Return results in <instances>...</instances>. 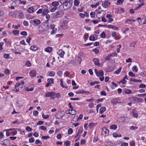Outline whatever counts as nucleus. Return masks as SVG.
I'll return each mask as SVG.
<instances>
[{
	"instance_id": "nucleus-1",
	"label": "nucleus",
	"mask_w": 146,
	"mask_h": 146,
	"mask_svg": "<svg viewBox=\"0 0 146 146\" xmlns=\"http://www.w3.org/2000/svg\"><path fill=\"white\" fill-rule=\"evenodd\" d=\"M63 8L64 10H67L70 9L72 5V2L70 1H65L63 3Z\"/></svg>"
},
{
	"instance_id": "nucleus-2",
	"label": "nucleus",
	"mask_w": 146,
	"mask_h": 146,
	"mask_svg": "<svg viewBox=\"0 0 146 146\" xmlns=\"http://www.w3.org/2000/svg\"><path fill=\"white\" fill-rule=\"evenodd\" d=\"M54 92H46L45 95L46 97H50V99L54 100L55 99V97L54 96Z\"/></svg>"
},
{
	"instance_id": "nucleus-3",
	"label": "nucleus",
	"mask_w": 146,
	"mask_h": 146,
	"mask_svg": "<svg viewBox=\"0 0 146 146\" xmlns=\"http://www.w3.org/2000/svg\"><path fill=\"white\" fill-rule=\"evenodd\" d=\"M64 111H60L57 112L55 115L56 118L58 119H61L64 116Z\"/></svg>"
},
{
	"instance_id": "nucleus-4",
	"label": "nucleus",
	"mask_w": 146,
	"mask_h": 146,
	"mask_svg": "<svg viewBox=\"0 0 146 146\" xmlns=\"http://www.w3.org/2000/svg\"><path fill=\"white\" fill-rule=\"evenodd\" d=\"M67 23L68 22L67 21H64L61 25V28L63 29H67L68 27L67 25Z\"/></svg>"
},
{
	"instance_id": "nucleus-5",
	"label": "nucleus",
	"mask_w": 146,
	"mask_h": 146,
	"mask_svg": "<svg viewBox=\"0 0 146 146\" xmlns=\"http://www.w3.org/2000/svg\"><path fill=\"white\" fill-rule=\"evenodd\" d=\"M39 32L42 34H44L47 30V28L45 27H41L39 28Z\"/></svg>"
},
{
	"instance_id": "nucleus-6",
	"label": "nucleus",
	"mask_w": 146,
	"mask_h": 146,
	"mask_svg": "<svg viewBox=\"0 0 146 146\" xmlns=\"http://www.w3.org/2000/svg\"><path fill=\"white\" fill-rule=\"evenodd\" d=\"M131 99L137 102H142L143 101V100L142 98H137L135 97H133Z\"/></svg>"
},
{
	"instance_id": "nucleus-7",
	"label": "nucleus",
	"mask_w": 146,
	"mask_h": 146,
	"mask_svg": "<svg viewBox=\"0 0 146 146\" xmlns=\"http://www.w3.org/2000/svg\"><path fill=\"white\" fill-rule=\"evenodd\" d=\"M36 71L34 70H32L29 73V75L30 76L31 78L35 77L36 76Z\"/></svg>"
},
{
	"instance_id": "nucleus-8",
	"label": "nucleus",
	"mask_w": 146,
	"mask_h": 146,
	"mask_svg": "<svg viewBox=\"0 0 146 146\" xmlns=\"http://www.w3.org/2000/svg\"><path fill=\"white\" fill-rule=\"evenodd\" d=\"M110 2L108 1H106L104 2V3L102 4V5L104 7L106 8L110 6Z\"/></svg>"
},
{
	"instance_id": "nucleus-9",
	"label": "nucleus",
	"mask_w": 146,
	"mask_h": 146,
	"mask_svg": "<svg viewBox=\"0 0 146 146\" xmlns=\"http://www.w3.org/2000/svg\"><path fill=\"white\" fill-rule=\"evenodd\" d=\"M32 22H33L35 24V25H37L41 23L40 21L38 19H35L34 20L30 21V23H32Z\"/></svg>"
},
{
	"instance_id": "nucleus-10",
	"label": "nucleus",
	"mask_w": 146,
	"mask_h": 146,
	"mask_svg": "<svg viewBox=\"0 0 146 146\" xmlns=\"http://www.w3.org/2000/svg\"><path fill=\"white\" fill-rule=\"evenodd\" d=\"M93 62H94L95 65L98 66H100V64L99 63V60L96 58H94L92 60Z\"/></svg>"
},
{
	"instance_id": "nucleus-11",
	"label": "nucleus",
	"mask_w": 146,
	"mask_h": 146,
	"mask_svg": "<svg viewBox=\"0 0 146 146\" xmlns=\"http://www.w3.org/2000/svg\"><path fill=\"white\" fill-rule=\"evenodd\" d=\"M61 11H58L56 13H54L53 15L54 18H56L59 17L60 16V14L61 13Z\"/></svg>"
},
{
	"instance_id": "nucleus-12",
	"label": "nucleus",
	"mask_w": 146,
	"mask_h": 146,
	"mask_svg": "<svg viewBox=\"0 0 146 146\" xmlns=\"http://www.w3.org/2000/svg\"><path fill=\"white\" fill-rule=\"evenodd\" d=\"M102 134H108L109 133V130L106 129L105 127H103L102 128Z\"/></svg>"
},
{
	"instance_id": "nucleus-13",
	"label": "nucleus",
	"mask_w": 146,
	"mask_h": 146,
	"mask_svg": "<svg viewBox=\"0 0 146 146\" xmlns=\"http://www.w3.org/2000/svg\"><path fill=\"white\" fill-rule=\"evenodd\" d=\"M82 131V129L81 128H80L77 134L75 136V138H77V137H80V136L81 134Z\"/></svg>"
},
{
	"instance_id": "nucleus-14",
	"label": "nucleus",
	"mask_w": 146,
	"mask_h": 146,
	"mask_svg": "<svg viewBox=\"0 0 146 146\" xmlns=\"http://www.w3.org/2000/svg\"><path fill=\"white\" fill-rule=\"evenodd\" d=\"M107 28L110 29L111 28L113 30H117L118 29V27L115 26H113L111 25H107Z\"/></svg>"
},
{
	"instance_id": "nucleus-15",
	"label": "nucleus",
	"mask_w": 146,
	"mask_h": 146,
	"mask_svg": "<svg viewBox=\"0 0 146 146\" xmlns=\"http://www.w3.org/2000/svg\"><path fill=\"white\" fill-rule=\"evenodd\" d=\"M2 144L5 146H7L8 145L9 143V142L8 140L6 139L1 141Z\"/></svg>"
},
{
	"instance_id": "nucleus-16",
	"label": "nucleus",
	"mask_w": 146,
	"mask_h": 146,
	"mask_svg": "<svg viewBox=\"0 0 146 146\" xmlns=\"http://www.w3.org/2000/svg\"><path fill=\"white\" fill-rule=\"evenodd\" d=\"M58 53L59 54V56L61 58H63V56L65 54V52L64 51H62V50H60L59 51Z\"/></svg>"
},
{
	"instance_id": "nucleus-17",
	"label": "nucleus",
	"mask_w": 146,
	"mask_h": 146,
	"mask_svg": "<svg viewBox=\"0 0 146 146\" xmlns=\"http://www.w3.org/2000/svg\"><path fill=\"white\" fill-rule=\"evenodd\" d=\"M104 74L103 71L102 70H101L98 71V73L97 74L96 76L98 77H100V76H103Z\"/></svg>"
},
{
	"instance_id": "nucleus-18",
	"label": "nucleus",
	"mask_w": 146,
	"mask_h": 146,
	"mask_svg": "<svg viewBox=\"0 0 146 146\" xmlns=\"http://www.w3.org/2000/svg\"><path fill=\"white\" fill-rule=\"evenodd\" d=\"M106 108L104 107H101L99 110V113L100 114L102 113L103 112L106 111Z\"/></svg>"
},
{
	"instance_id": "nucleus-19",
	"label": "nucleus",
	"mask_w": 146,
	"mask_h": 146,
	"mask_svg": "<svg viewBox=\"0 0 146 146\" xmlns=\"http://www.w3.org/2000/svg\"><path fill=\"white\" fill-rule=\"evenodd\" d=\"M33 51H36L38 49L36 45L31 46L30 48Z\"/></svg>"
},
{
	"instance_id": "nucleus-20",
	"label": "nucleus",
	"mask_w": 146,
	"mask_h": 146,
	"mask_svg": "<svg viewBox=\"0 0 146 146\" xmlns=\"http://www.w3.org/2000/svg\"><path fill=\"white\" fill-rule=\"evenodd\" d=\"M69 113L72 115H74L76 114V111L74 110H73L72 109L69 110Z\"/></svg>"
},
{
	"instance_id": "nucleus-21",
	"label": "nucleus",
	"mask_w": 146,
	"mask_h": 146,
	"mask_svg": "<svg viewBox=\"0 0 146 146\" xmlns=\"http://www.w3.org/2000/svg\"><path fill=\"white\" fill-rule=\"evenodd\" d=\"M132 19H126L125 22L126 24H131L132 23Z\"/></svg>"
},
{
	"instance_id": "nucleus-22",
	"label": "nucleus",
	"mask_w": 146,
	"mask_h": 146,
	"mask_svg": "<svg viewBox=\"0 0 146 146\" xmlns=\"http://www.w3.org/2000/svg\"><path fill=\"white\" fill-rule=\"evenodd\" d=\"M130 81L134 82H135L141 83L142 82V81L140 80H137L134 78H131L130 80Z\"/></svg>"
},
{
	"instance_id": "nucleus-23",
	"label": "nucleus",
	"mask_w": 146,
	"mask_h": 146,
	"mask_svg": "<svg viewBox=\"0 0 146 146\" xmlns=\"http://www.w3.org/2000/svg\"><path fill=\"white\" fill-rule=\"evenodd\" d=\"M105 144L106 146H114L113 144L110 141L106 142Z\"/></svg>"
},
{
	"instance_id": "nucleus-24",
	"label": "nucleus",
	"mask_w": 146,
	"mask_h": 146,
	"mask_svg": "<svg viewBox=\"0 0 146 146\" xmlns=\"http://www.w3.org/2000/svg\"><path fill=\"white\" fill-rule=\"evenodd\" d=\"M34 7H31L29 8L28 9V12L29 13H33L34 11Z\"/></svg>"
},
{
	"instance_id": "nucleus-25",
	"label": "nucleus",
	"mask_w": 146,
	"mask_h": 146,
	"mask_svg": "<svg viewBox=\"0 0 146 146\" xmlns=\"http://www.w3.org/2000/svg\"><path fill=\"white\" fill-rule=\"evenodd\" d=\"M52 48L51 47H48L46 48L45 50L48 52L50 53L52 51Z\"/></svg>"
},
{
	"instance_id": "nucleus-26",
	"label": "nucleus",
	"mask_w": 146,
	"mask_h": 146,
	"mask_svg": "<svg viewBox=\"0 0 146 146\" xmlns=\"http://www.w3.org/2000/svg\"><path fill=\"white\" fill-rule=\"evenodd\" d=\"M52 5L54 7H56L57 8V7L59 5V3L57 1H55L53 2L52 3Z\"/></svg>"
},
{
	"instance_id": "nucleus-27",
	"label": "nucleus",
	"mask_w": 146,
	"mask_h": 146,
	"mask_svg": "<svg viewBox=\"0 0 146 146\" xmlns=\"http://www.w3.org/2000/svg\"><path fill=\"white\" fill-rule=\"evenodd\" d=\"M48 76H54L55 74V72L54 71H52L51 72H49L48 73Z\"/></svg>"
},
{
	"instance_id": "nucleus-28",
	"label": "nucleus",
	"mask_w": 146,
	"mask_h": 146,
	"mask_svg": "<svg viewBox=\"0 0 146 146\" xmlns=\"http://www.w3.org/2000/svg\"><path fill=\"white\" fill-rule=\"evenodd\" d=\"M110 128L113 130H115L117 128V125H112L110 126Z\"/></svg>"
},
{
	"instance_id": "nucleus-29",
	"label": "nucleus",
	"mask_w": 146,
	"mask_h": 146,
	"mask_svg": "<svg viewBox=\"0 0 146 146\" xmlns=\"http://www.w3.org/2000/svg\"><path fill=\"white\" fill-rule=\"evenodd\" d=\"M18 17L21 19H23L24 18V15L23 13L22 12H19V13Z\"/></svg>"
},
{
	"instance_id": "nucleus-30",
	"label": "nucleus",
	"mask_w": 146,
	"mask_h": 146,
	"mask_svg": "<svg viewBox=\"0 0 146 146\" xmlns=\"http://www.w3.org/2000/svg\"><path fill=\"white\" fill-rule=\"evenodd\" d=\"M48 83L50 84H53L54 83V79L53 78H49L47 79Z\"/></svg>"
},
{
	"instance_id": "nucleus-31",
	"label": "nucleus",
	"mask_w": 146,
	"mask_h": 146,
	"mask_svg": "<svg viewBox=\"0 0 146 146\" xmlns=\"http://www.w3.org/2000/svg\"><path fill=\"white\" fill-rule=\"evenodd\" d=\"M54 96L55 98H57L58 99L60 98V95L59 93H56L55 92H54Z\"/></svg>"
},
{
	"instance_id": "nucleus-32",
	"label": "nucleus",
	"mask_w": 146,
	"mask_h": 146,
	"mask_svg": "<svg viewBox=\"0 0 146 146\" xmlns=\"http://www.w3.org/2000/svg\"><path fill=\"white\" fill-rule=\"evenodd\" d=\"M132 70L133 71H135L136 72L138 71V69L137 66L135 65H134L133 67Z\"/></svg>"
},
{
	"instance_id": "nucleus-33",
	"label": "nucleus",
	"mask_w": 146,
	"mask_h": 146,
	"mask_svg": "<svg viewBox=\"0 0 146 146\" xmlns=\"http://www.w3.org/2000/svg\"><path fill=\"white\" fill-rule=\"evenodd\" d=\"M111 102L113 105H115L117 103V100L116 99H113L111 100Z\"/></svg>"
},
{
	"instance_id": "nucleus-34",
	"label": "nucleus",
	"mask_w": 146,
	"mask_h": 146,
	"mask_svg": "<svg viewBox=\"0 0 146 146\" xmlns=\"http://www.w3.org/2000/svg\"><path fill=\"white\" fill-rule=\"evenodd\" d=\"M48 12V11L47 9H43L42 12V14L43 15H45Z\"/></svg>"
},
{
	"instance_id": "nucleus-35",
	"label": "nucleus",
	"mask_w": 146,
	"mask_h": 146,
	"mask_svg": "<svg viewBox=\"0 0 146 146\" xmlns=\"http://www.w3.org/2000/svg\"><path fill=\"white\" fill-rule=\"evenodd\" d=\"M74 5L76 6H78L79 4V2L77 0H75L74 1Z\"/></svg>"
},
{
	"instance_id": "nucleus-36",
	"label": "nucleus",
	"mask_w": 146,
	"mask_h": 146,
	"mask_svg": "<svg viewBox=\"0 0 146 146\" xmlns=\"http://www.w3.org/2000/svg\"><path fill=\"white\" fill-rule=\"evenodd\" d=\"M112 56V55L111 54L110 55H108L105 58V59L106 60H109L110 58Z\"/></svg>"
},
{
	"instance_id": "nucleus-37",
	"label": "nucleus",
	"mask_w": 146,
	"mask_h": 146,
	"mask_svg": "<svg viewBox=\"0 0 146 146\" xmlns=\"http://www.w3.org/2000/svg\"><path fill=\"white\" fill-rule=\"evenodd\" d=\"M57 31V29L55 28L53 29V30L51 32V34H55L56 33Z\"/></svg>"
},
{
	"instance_id": "nucleus-38",
	"label": "nucleus",
	"mask_w": 146,
	"mask_h": 146,
	"mask_svg": "<svg viewBox=\"0 0 146 146\" xmlns=\"http://www.w3.org/2000/svg\"><path fill=\"white\" fill-rule=\"evenodd\" d=\"M106 36V33L104 32H102L100 35V37L102 38H104Z\"/></svg>"
},
{
	"instance_id": "nucleus-39",
	"label": "nucleus",
	"mask_w": 146,
	"mask_h": 146,
	"mask_svg": "<svg viewBox=\"0 0 146 146\" xmlns=\"http://www.w3.org/2000/svg\"><path fill=\"white\" fill-rule=\"evenodd\" d=\"M124 92L126 94H129L131 93V91L129 90L126 89L125 90Z\"/></svg>"
},
{
	"instance_id": "nucleus-40",
	"label": "nucleus",
	"mask_w": 146,
	"mask_h": 146,
	"mask_svg": "<svg viewBox=\"0 0 146 146\" xmlns=\"http://www.w3.org/2000/svg\"><path fill=\"white\" fill-rule=\"evenodd\" d=\"M64 144L66 146H69L70 145V143L69 141L65 142Z\"/></svg>"
},
{
	"instance_id": "nucleus-41",
	"label": "nucleus",
	"mask_w": 146,
	"mask_h": 146,
	"mask_svg": "<svg viewBox=\"0 0 146 146\" xmlns=\"http://www.w3.org/2000/svg\"><path fill=\"white\" fill-rule=\"evenodd\" d=\"M19 31L18 30H14L13 31L12 33H13L15 35H16L19 33Z\"/></svg>"
},
{
	"instance_id": "nucleus-42",
	"label": "nucleus",
	"mask_w": 146,
	"mask_h": 146,
	"mask_svg": "<svg viewBox=\"0 0 146 146\" xmlns=\"http://www.w3.org/2000/svg\"><path fill=\"white\" fill-rule=\"evenodd\" d=\"M89 39L90 40L92 41H94L96 40L95 37L92 36V35L90 36Z\"/></svg>"
},
{
	"instance_id": "nucleus-43",
	"label": "nucleus",
	"mask_w": 146,
	"mask_h": 146,
	"mask_svg": "<svg viewBox=\"0 0 146 146\" xmlns=\"http://www.w3.org/2000/svg\"><path fill=\"white\" fill-rule=\"evenodd\" d=\"M34 88H29L28 87H26L25 88V90L27 91H32L33 90Z\"/></svg>"
},
{
	"instance_id": "nucleus-44",
	"label": "nucleus",
	"mask_w": 146,
	"mask_h": 146,
	"mask_svg": "<svg viewBox=\"0 0 146 146\" xmlns=\"http://www.w3.org/2000/svg\"><path fill=\"white\" fill-rule=\"evenodd\" d=\"M20 34L21 35L25 36L27 35V33L25 31H22L21 32Z\"/></svg>"
},
{
	"instance_id": "nucleus-45",
	"label": "nucleus",
	"mask_w": 146,
	"mask_h": 146,
	"mask_svg": "<svg viewBox=\"0 0 146 146\" xmlns=\"http://www.w3.org/2000/svg\"><path fill=\"white\" fill-rule=\"evenodd\" d=\"M123 0H118L117 2V5L121 4L123 2Z\"/></svg>"
},
{
	"instance_id": "nucleus-46",
	"label": "nucleus",
	"mask_w": 146,
	"mask_h": 146,
	"mask_svg": "<svg viewBox=\"0 0 146 146\" xmlns=\"http://www.w3.org/2000/svg\"><path fill=\"white\" fill-rule=\"evenodd\" d=\"M25 64L28 67L30 66L31 65V64L29 61H27L26 62Z\"/></svg>"
},
{
	"instance_id": "nucleus-47",
	"label": "nucleus",
	"mask_w": 146,
	"mask_h": 146,
	"mask_svg": "<svg viewBox=\"0 0 146 146\" xmlns=\"http://www.w3.org/2000/svg\"><path fill=\"white\" fill-rule=\"evenodd\" d=\"M25 129L27 131L29 132H31L32 130V129L29 126L26 127Z\"/></svg>"
},
{
	"instance_id": "nucleus-48",
	"label": "nucleus",
	"mask_w": 146,
	"mask_h": 146,
	"mask_svg": "<svg viewBox=\"0 0 146 146\" xmlns=\"http://www.w3.org/2000/svg\"><path fill=\"white\" fill-rule=\"evenodd\" d=\"M85 92V91L83 90H78V91L76 92V94H80L84 93Z\"/></svg>"
},
{
	"instance_id": "nucleus-49",
	"label": "nucleus",
	"mask_w": 146,
	"mask_h": 146,
	"mask_svg": "<svg viewBox=\"0 0 146 146\" xmlns=\"http://www.w3.org/2000/svg\"><path fill=\"white\" fill-rule=\"evenodd\" d=\"M121 68H119L115 72V74H118L121 71Z\"/></svg>"
},
{
	"instance_id": "nucleus-50",
	"label": "nucleus",
	"mask_w": 146,
	"mask_h": 146,
	"mask_svg": "<svg viewBox=\"0 0 146 146\" xmlns=\"http://www.w3.org/2000/svg\"><path fill=\"white\" fill-rule=\"evenodd\" d=\"M90 15L92 18H94L95 16V14L94 12H92L90 13Z\"/></svg>"
},
{
	"instance_id": "nucleus-51",
	"label": "nucleus",
	"mask_w": 146,
	"mask_h": 146,
	"mask_svg": "<svg viewBox=\"0 0 146 146\" xmlns=\"http://www.w3.org/2000/svg\"><path fill=\"white\" fill-rule=\"evenodd\" d=\"M49 116L48 115H45L44 113L42 114V117L44 119H47L49 117Z\"/></svg>"
},
{
	"instance_id": "nucleus-52",
	"label": "nucleus",
	"mask_w": 146,
	"mask_h": 146,
	"mask_svg": "<svg viewBox=\"0 0 146 146\" xmlns=\"http://www.w3.org/2000/svg\"><path fill=\"white\" fill-rule=\"evenodd\" d=\"M118 11H119L120 13H124V11L123 8H119L118 9Z\"/></svg>"
},
{
	"instance_id": "nucleus-53",
	"label": "nucleus",
	"mask_w": 146,
	"mask_h": 146,
	"mask_svg": "<svg viewBox=\"0 0 146 146\" xmlns=\"http://www.w3.org/2000/svg\"><path fill=\"white\" fill-rule=\"evenodd\" d=\"M130 129L131 130H135L138 129V127L136 126H132L130 127Z\"/></svg>"
},
{
	"instance_id": "nucleus-54",
	"label": "nucleus",
	"mask_w": 146,
	"mask_h": 146,
	"mask_svg": "<svg viewBox=\"0 0 146 146\" xmlns=\"http://www.w3.org/2000/svg\"><path fill=\"white\" fill-rule=\"evenodd\" d=\"M99 5V4L98 3H97L95 5H92L91 6L92 8H96Z\"/></svg>"
},
{
	"instance_id": "nucleus-55",
	"label": "nucleus",
	"mask_w": 146,
	"mask_h": 146,
	"mask_svg": "<svg viewBox=\"0 0 146 146\" xmlns=\"http://www.w3.org/2000/svg\"><path fill=\"white\" fill-rule=\"evenodd\" d=\"M136 44V42H133L131 43L130 44V47H135V45Z\"/></svg>"
},
{
	"instance_id": "nucleus-56",
	"label": "nucleus",
	"mask_w": 146,
	"mask_h": 146,
	"mask_svg": "<svg viewBox=\"0 0 146 146\" xmlns=\"http://www.w3.org/2000/svg\"><path fill=\"white\" fill-rule=\"evenodd\" d=\"M73 131L72 129L70 128L68 130V133L69 134H71L73 133Z\"/></svg>"
},
{
	"instance_id": "nucleus-57",
	"label": "nucleus",
	"mask_w": 146,
	"mask_h": 146,
	"mask_svg": "<svg viewBox=\"0 0 146 146\" xmlns=\"http://www.w3.org/2000/svg\"><path fill=\"white\" fill-rule=\"evenodd\" d=\"M29 141L30 143H32L34 141L35 139L33 137H31L29 138Z\"/></svg>"
},
{
	"instance_id": "nucleus-58",
	"label": "nucleus",
	"mask_w": 146,
	"mask_h": 146,
	"mask_svg": "<svg viewBox=\"0 0 146 146\" xmlns=\"http://www.w3.org/2000/svg\"><path fill=\"white\" fill-rule=\"evenodd\" d=\"M129 75L131 77H135V75L131 72H129Z\"/></svg>"
},
{
	"instance_id": "nucleus-59",
	"label": "nucleus",
	"mask_w": 146,
	"mask_h": 146,
	"mask_svg": "<svg viewBox=\"0 0 146 146\" xmlns=\"http://www.w3.org/2000/svg\"><path fill=\"white\" fill-rule=\"evenodd\" d=\"M41 138L42 139L46 140L47 139L50 138V136L48 135L46 136H43Z\"/></svg>"
},
{
	"instance_id": "nucleus-60",
	"label": "nucleus",
	"mask_w": 146,
	"mask_h": 146,
	"mask_svg": "<svg viewBox=\"0 0 146 146\" xmlns=\"http://www.w3.org/2000/svg\"><path fill=\"white\" fill-rule=\"evenodd\" d=\"M21 86V83L19 82L16 84L15 86V88H17L18 87H20Z\"/></svg>"
},
{
	"instance_id": "nucleus-61",
	"label": "nucleus",
	"mask_w": 146,
	"mask_h": 146,
	"mask_svg": "<svg viewBox=\"0 0 146 146\" xmlns=\"http://www.w3.org/2000/svg\"><path fill=\"white\" fill-rule=\"evenodd\" d=\"M40 127L41 129L44 131L46 130L47 129L46 127L44 126H41Z\"/></svg>"
},
{
	"instance_id": "nucleus-62",
	"label": "nucleus",
	"mask_w": 146,
	"mask_h": 146,
	"mask_svg": "<svg viewBox=\"0 0 146 146\" xmlns=\"http://www.w3.org/2000/svg\"><path fill=\"white\" fill-rule=\"evenodd\" d=\"M4 45V43L3 42H0V50H2L3 49L2 46Z\"/></svg>"
},
{
	"instance_id": "nucleus-63",
	"label": "nucleus",
	"mask_w": 146,
	"mask_h": 146,
	"mask_svg": "<svg viewBox=\"0 0 146 146\" xmlns=\"http://www.w3.org/2000/svg\"><path fill=\"white\" fill-rule=\"evenodd\" d=\"M127 82V81L125 80V79L123 78V79L121 80L120 81L119 83H122L123 84H125Z\"/></svg>"
},
{
	"instance_id": "nucleus-64",
	"label": "nucleus",
	"mask_w": 146,
	"mask_h": 146,
	"mask_svg": "<svg viewBox=\"0 0 146 146\" xmlns=\"http://www.w3.org/2000/svg\"><path fill=\"white\" fill-rule=\"evenodd\" d=\"M128 144L127 143H121V146H128Z\"/></svg>"
}]
</instances>
